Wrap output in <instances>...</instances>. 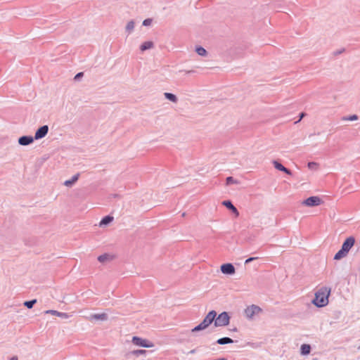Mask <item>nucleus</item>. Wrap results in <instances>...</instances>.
I'll use <instances>...</instances> for the list:
<instances>
[{
    "label": "nucleus",
    "instance_id": "nucleus-11",
    "mask_svg": "<svg viewBox=\"0 0 360 360\" xmlns=\"http://www.w3.org/2000/svg\"><path fill=\"white\" fill-rule=\"evenodd\" d=\"M222 205L231 210L236 217L239 216V212L237 208L233 205L231 200H224Z\"/></svg>",
    "mask_w": 360,
    "mask_h": 360
},
{
    "label": "nucleus",
    "instance_id": "nucleus-7",
    "mask_svg": "<svg viewBox=\"0 0 360 360\" xmlns=\"http://www.w3.org/2000/svg\"><path fill=\"white\" fill-rule=\"evenodd\" d=\"M262 311L261 308L256 305L248 307L245 310V316L252 319L255 314H258Z\"/></svg>",
    "mask_w": 360,
    "mask_h": 360
},
{
    "label": "nucleus",
    "instance_id": "nucleus-8",
    "mask_svg": "<svg viewBox=\"0 0 360 360\" xmlns=\"http://www.w3.org/2000/svg\"><path fill=\"white\" fill-rule=\"evenodd\" d=\"M49 132V127L48 125H43L40 127L34 134V139L39 140L46 136Z\"/></svg>",
    "mask_w": 360,
    "mask_h": 360
},
{
    "label": "nucleus",
    "instance_id": "nucleus-15",
    "mask_svg": "<svg viewBox=\"0 0 360 360\" xmlns=\"http://www.w3.org/2000/svg\"><path fill=\"white\" fill-rule=\"evenodd\" d=\"M153 46H154L153 42L150 41H145L144 43H143L141 45L140 49L142 51H146L148 49H152Z\"/></svg>",
    "mask_w": 360,
    "mask_h": 360
},
{
    "label": "nucleus",
    "instance_id": "nucleus-19",
    "mask_svg": "<svg viewBox=\"0 0 360 360\" xmlns=\"http://www.w3.org/2000/svg\"><path fill=\"white\" fill-rule=\"evenodd\" d=\"M111 259V257L108 254H103L98 257V260L101 263H104Z\"/></svg>",
    "mask_w": 360,
    "mask_h": 360
},
{
    "label": "nucleus",
    "instance_id": "nucleus-16",
    "mask_svg": "<svg viewBox=\"0 0 360 360\" xmlns=\"http://www.w3.org/2000/svg\"><path fill=\"white\" fill-rule=\"evenodd\" d=\"M89 319L90 320L95 319V320L104 321V320L107 319V315L105 314H104V313L103 314H93V315H91Z\"/></svg>",
    "mask_w": 360,
    "mask_h": 360
},
{
    "label": "nucleus",
    "instance_id": "nucleus-31",
    "mask_svg": "<svg viewBox=\"0 0 360 360\" xmlns=\"http://www.w3.org/2000/svg\"><path fill=\"white\" fill-rule=\"evenodd\" d=\"M309 169H314L315 167L317 166V163L314 162H309L307 165Z\"/></svg>",
    "mask_w": 360,
    "mask_h": 360
},
{
    "label": "nucleus",
    "instance_id": "nucleus-20",
    "mask_svg": "<svg viewBox=\"0 0 360 360\" xmlns=\"http://www.w3.org/2000/svg\"><path fill=\"white\" fill-rule=\"evenodd\" d=\"M310 349L311 347L309 345L304 344L301 346V353L304 355L309 354Z\"/></svg>",
    "mask_w": 360,
    "mask_h": 360
},
{
    "label": "nucleus",
    "instance_id": "nucleus-6",
    "mask_svg": "<svg viewBox=\"0 0 360 360\" xmlns=\"http://www.w3.org/2000/svg\"><path fill=\"white\" fill-rule=\"evenodd\" d=\"M321 201V199L318 196H311L304 200L302 204L308 207H314L319 205Z\"/></svg>",
    "mask_w": 360,
    "mask_h": 360
},
{
    "label": "nucleus",
    "instance_id": "nucleus-35",
    "mask_svg": "<svg viewBox=\"0 0 360 360\" xmlns=\"http://www.w3.org/2000/svg\"><path fill=\"white\" fill-rule=\"evenodd\" d=\"M180 72H184L186 74H191L194 72V70H180Z\"/></svg>",
    "mask_w": 360,
    "mask_h": 360
},
{
    "label": "nucleus",
    "instance_id": "nucleus-13",
    "mask_svg": "<svg viewBox=\"0 0 360 360\" xmlns=\"http://www.w3.org/2000/svg\"><path fill=\"white\" fill-rule=\"evenodd\" d=\"M113 221V217L110 215H107L104 217L100 221V226H104L109 224L110 222Z\"/></svg>",
    "mask_w": 360,
    "mask_h": 360
},
{
    "label": "nucleus",
    "instance_id": "nucleus-3",
    "mask_svg": "<svg viewBox=\"0 0 360 360\" xmlns=\"http://www.w3.org/2000/svg\"><path fill=\"white\" fill-rule=\"evenodd\" d=\"M316 297L312 302L318 307H325L328 304L329 294H315Z\"/></svg>",
    "mask_w": 360,
    "mask_h": 360
},
{
    "label": "nucleus",
    "instance_id": "nucleus-24",
    "mask_svg": "<svg viewBox=\"0 0 360 360\" xmlns=\"http://www.w3.org/2000/svg\"><path fill=\"white\" fill-rule=\"evenodd\" d=\"M273 165L274 167L279 171L284 169V166L277 160H274Z\"/></svg>",
    "mask_w": 360,
    "mask_h": 360
},
{
    "label": "nucleus",
    "instance_id": "nucleus-36",
    "mask_svg": "<svg viewBox=\"0 0 360 360\" xmlns=\"http://www.w3.org/2000/svg\"><path fill=\"white\" fill-rule=\"evenodd\" d=\"M304 115H305V114H304V112H302V113L300 114V120H298V122H299V121H300V120L302 119V117L304 116Z\"/></svg>",
    "mask_w": 360,
    "mask_h": 360
},
{
    "label": "nucleus",
    "instance_id": "nucleus-26",
    "mask_svg": "<svg viewBox=\"0 0 360 360\" xmlns=\"http://www.w3.org/2000/svg\"><path fill=\"white\" fill-rule=\"evenodd\" d=\"M37 302L36 300H33L31 301H26L24 302V305L26 306L27 308L30 309L33 307L34 304Z\"/></svg>",
    "mask_w": 360,
    "mask_h": 360
},
{
    "label": "nucleus",
    "instance_id": "nucleus-25",
    "mask_svg": "<svg viewBox=\"0 0 360 360\" xmlns=\"http://www.w3.org/2000/svg\"><path fill=\"white\" fill-rule=\"evenodd\" d=\"M226 183L227 185H230L232 184H237L238 181L232 176H228L226 179Z\"/></svg>",
    "mask_w": 360,
    "mask_h": 360
},
{
    "label": "nucleus",
    "instance_id": "nucleus-1",
    "mask_svg": "<svg viewBox=\"0 0 360 360\" xmlns=\"http://www.w3.org/2000/svg\"><path fill=\"white\" fill-rule=\"evenodd\" d=\"M355 243V238L353 236H349L346 238V240L343 242L340 250L335 255L334 259L340 260L344 257H345L351 248L354 246Z\"/></svg>",
    "mask_w": 360,
    "mask_h": 360
},
{
    "label": "nucleus",
    "instance_id": "nucleus-34",
    "mask_svg": "<svg viewBox=\"0 0 360 360\" xmlns=\"http://www.w3.org/2000/svg\"><path fill=\"white\" fill-rule=\"evenodd\" d=\"M257 259V257H249L245 261V264H249L250 262H252L253 260Z\"/></svg>",
    "mask_w": 360,
    "mask_h": 360
},
{
    "label": "nucleus",
    "instance_id": "nucleus-14",
    "mask_svg": "<svg viewBox=\"0 0 360 360\" xmlns=\"http://www.w3.org/2000/svg\"><path fill=\"white\" fill-rule=\"evenodd\" d=\"M46 314H51L52 315H56V316H60L61 318H63V319H68L69 318V315L66 313H61V312H59L58 311H55V310H48L46 311Z\"/></svg>",
    "mask_w": 360,
    "mask_h": 360
},
{
    "label": "nucleus",
    "instance_id": "nucleus-38",
    "mask_svg": "<svg viewBox=\"0 0 360 360\" xmlns=\"http://www.w3.org/2000/svg\"><path fill=\"white\" fill-rule=\"evenodd\" d=\"M343 51H344V49L342 51H338V52H337V53H341Z\"/></svg>",
    "mask_w": 360,
    "mask_h": 360
},
{
    "label": "nucleus",
    "instance_id": "nucleus-23",
    "mask_svg": "<svg viewBox=\"0 0 360 360\" xmlns=\"http://www.w3.org/2000/svg\"><path fill=\"white\" fill-rule=\"evenodd\" d=\"M342 120L345 121H355L358 120V116L356 115H352L349 116L343 117Z\"/></svg>",
    "mask_w": 360,
    "mask_h": 360
},
{
    "label": "nucleus",
    "instance_id": "nucleus-10",
    "mask_svg": "<svg viewBox=\"0 0 360 360\" xmlns=\"http://www.w3.org/2000/svg\"><path fill=\"white\" fill-rule=\"evenodd\" d=\"M34 140L32 136H22L18 139V142L19 145L25 146L32 143Z\"/></svg>",
    "mask_w": 360,
    "mask_h": 360
},
{
    "label": "nucleus",
    "instance_id": "nucleus-2",
    "mask_svg": "<svg viewBox=\"0 0 360 360\" xmlns=\"http://www.w3.org/2000/svg\"><path fill=\"white\" fill-rule=\"evenodd\" d=\"M217 313L214 311H210L202 323L192 329V332H197L207 328L214 320Z\"/></svg>",
    "mask_w": 360,
    "mask_h": 360
},
{
    "label": "nucleus",
    "instance_id": "nucleus-33",
    "mask_svg": "<svg viewBox=\"0 0 360 360\" xmlns=\"http://www.w3.org/2000/svg\"><path fill=\"white\" fill-rule=\"evenodd\" d=\"M281 172H283L284 173H285L288 175L292 174V172L289 169L286 168L285 167H284V169H283Z\"/></svg>",
    "mask_w": 360,
    "mask_h": 360
},
{
    "label": "nucleus",
    "instance_id": "nucleus-30",
    "mask_svg": "<svg viewBox=\"0 0 360 360\" xmlns=\"http://www.w3.org/2000/svg\"><path fill=\"white\" fill-rule=\"evenodd\" d=\"M146 351L143 349H139V350H134L132 353L134 355H139V354H146Z\"/></svg>",
    "mask_w": 360,
    "mask_h": 360
},
{
    "label": "nucleus",
    "instance_id": "nucleus-12",
    "mask_svg": "<svg viewBox=\"0 0 360 360\" xmlns=\"http://www.w3.org/2000/svg\"><path fill=\"white\" fill-rule=\"evenodd\" d=\"M79 177V173L75 174L74 176H72L71 179L66 180L64 182V185L68 187H71L78 180Z\"/></svg>",
    "mask_w": 360,
    "mask_h": 360
},
{
    "label": "nucleus",
    "instance_id": "nucleus-28",
    "mask_svg": "<svg viewBox=\"0 0 360 360\" xmlns=\"http://www.w3.org/2000/svg\"><path fill=\"white\" fill-rule=\"evenodd\" d=\"M152 23V19L151 18H146L143 21V26H149Z\"/></svg>",
    "mask_w": 360,
    "mask_h": 360
},
{
    "label": "nucleus",
    "instance_id": "nucleus-37",
    "mask_svg": "<svg viewBox=\"0 0 360 360\" xmlns=\"http://www.w3.org/2000/svg\"><path fill=\"white\" fill-rule=\"evenodd\" d=\"M11 360H18V357L17 356H13Z\"/></svg>",
    "mask_w": 360,
    "mask_h": 360
},
{
    "label": "nucleus",
    "instance_id": "nucleus-22",
    "mask_svg": "<svg viewBox=\"0 0 360 360\" xmlns=\"http://www.w3.org/2000/svg\"><path fill=\"white\" fill-rule=\"evenodd\" d=\"M196 53L201 56H205L207 54V51L202 46H198L195 49Z\"/></svg>",
    "mask_w": 360,
    "mask_h": 360
},
{
    "label": "nucleus",
    "instance_id": "nucleus-27",
    "mask_svg": "<svg viewBox=\"0 0 360 360\" xmlns=\"http://www.w3.org/2000/svg\"><path fill=\"white\" fill-rule=\"evenodd\" d=\"M330 291H331L330 288H328L326 287H323V288H320L319 290H317L316 292L323 293V292H330Z\"/></svg>",
    "mask_w": 360,
    "mask_h": 360
},
{
    "label": "nucleus",
    "instance_id": "nucleus-32",
    "mask_svg": "<svg viewBox=\"0 0 360 360\" xmlns=\"http://www.w3.org/2000/svg\"><path fill=\"white\" fill-rule=\"evenodd\" d=\"M281 172H283L284 173H285L288 175L292 174V172L289 169L286 168L285 167H284V169H283Z\"/></svg>",
    "mask_w": 360,
    "mask_h": 360
},
{
    "label": "nucleus",
    "instance_id": "nucleus-17",
    "mask_svg": "<svg viewBox=\"0 0 360 360\" xmlns=\"http://www.w3.org/2000/svg\"><path fill=\"white\" fill-rule=\"evenodd\" d=\"M164 96L167 100H169L173 103H176L178 101L176 96L172 93L166 92L164 94Z\"/></svg>",
    "mask_w": 360,
    "mask_h": 360
},
{
    "label": "nucleus",
    "instance_id": "nucleus-18",
    "mask_svg": "<svg viewBox=\"0 0 360 360\" xmlns=\"http://www.w3.org/2000/svg\"><path fill=\"white\" fill-rule=\"evenodd\" d=\"M134 20H130L127 22L125 30L128 32V34H130L134 29Z\"/></svg>",
    "mask_w": 360,
    "mask_h": 360
},
{
    "label": "nucleus",
    "instance_id": "nucleus-9",
    "mask_svg": "<svg viewBox=\"0 0 360 360\" xmlns=\"http://www.w3.org/2000/svg\"><path fill=\"white\" fill-rule=\"evenodd\" d=\"M235 267L231 263H226L223 264L221 266V271L224 274L226 275H232L235 273Z\"/></svg>",
    "mask_w": 360,
    "mask_h": 360
},
{
    "label": "nucleus",
    "instance_id": "nucleus-5",
    "mask_svg": "<svg viewBox=\"0 0 360 360\" xmlns=\"http://www.w3.org/2000/svg\"><path fill=\"white\" fill-rule=\"evenodd\" d=\"M132 342L136 346H140L143 347L149 348L153 347L154 346L153 342L137 336H134L132 338Z\"/></svg>",
    "mask_w": 360,
    "mask_h": 360
},
{
    "label": "nucleus",
    "instance_id": "nucleus-4",
    "mask_svg": "<svg viewBox=\"0 0 360 360\" xmlns=\"http://www.w3.org/2000/svg\"><path fill=\"white\" fill-rule=\"evenodd\" d=\"M229 323V316L226 312L221 313L215 320L216 326H224Z\"/></svg>",
    "mask_w": 360,
    "mask_h": 360
},
{
    "label": "nucleus",
    "instance_id": "nucleus-21",
    "mask_svg": "<svg viewBox=\"0 0 360 360\" xmlns=\"http://www.w3.org/2000/svg\"><path fill=\"white\" fill-rule=\"evenodd\" d=\"M233 340L229 338H222L217 340V343L219 345H224V344H229L232 343Z\"/></svg>",
    "mask_w": 360,
    "mask_h": 360
},
{
    "label": "nucleus",
    "instance_id": "nucleus-29",
    "mask_svg": "<svg viewBox=\"0 0 360 360\" xmlns=\"http://www.w3.org/2000/svg\"><path fill=\"white\" fill-rule=\"evenodd\" d=\"M84 76V72H78L77 74H76V75L74 77V79L75 81H78L82 77Z\"/></svg>",
    "mask_w": 360,
    "mask_h": 360
}]
</instances>
